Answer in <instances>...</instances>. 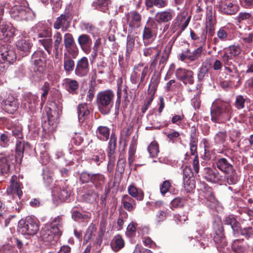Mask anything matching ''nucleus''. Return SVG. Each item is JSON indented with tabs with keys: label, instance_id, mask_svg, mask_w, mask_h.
<instances>
[{
	"label": "nucleus",
	"instance_id": "obj_55",
	"mask_svg": "<svg viewBox=\"0 0 253 253\" xmlns=\"http://www.w3.org/2000/svg\"><path fill=\"white\" fill-rule=\"evenodd\" d=\"M248 143H249V145H247L245 146L243 149L245 151H248L249 150H253V134H252L250 136L249 138L244 139L243 141L240 144V145H242V144H246Z\"/></svg>",
	"mask_w": 253,
	"mask_h": 253
},
{
	"label": "nucleus",
	"instance_id": "obj_10",
	"mask_svg": "<svg viewBox=\"0 0 253 253\" xmlns=\"http://www.w3.org/2000/svg\"><path fill=\"white\" fill-rule=\"evenodd\" d=\"M38 99V97L37 95L27 94L23 97L21 107L27 112H34Z\"/></svg>",
	"mask_w": 253,
	"mask_h": 253
},
{
	"label": "nucleus",
	"instance_id": "obj_16",
	"mask_svg": "<svg viewBox=\"0 0 253 253\" xmlns=\"http://www.w3.org/2000/svg\"><path fill=\"white\" fill-rule=\"evenodd\" d=\"M218 7L221 12L228 15L234 14L237 11L236 5L231 0H220Z\"/></svg>",
	"mask_w": 253,
	"mask_h": 253
},
{
	"label": "nucleus",
	"instance_id": "obj_25",
	"mask_svg": "<svg viewBox=\"0 0 253 253\" xmlns=\"http://www.w3.org/2000/svg\"><path fill=\"white\" fill-rule=\"evenodd\" d=\"M41 237L44 242H50L55 238L57 240L58 238L53 233L47 224L44 225L41 231Z\"/></svg>",
	"mask_w": 253,
	"mask_h": 253
},
{
	"label": "nucleus",
	"instance_id": "obj_17",
	"mask_svg": "<svg viewBox=\"0 0 253 253\" xmlns=\"http://www.w3.org/2000/svg\"><path fill=\"white\" fill-rule=\"evenodd\" d=\"M50 229L52 230L53 233L57 238L61 236L62 231L61 229L63 226V216L58 215L52 219L49 224H47Z\"/></svg>",
	"mask_w": 253,
	"mask_h": 253
},
{
	"label": "nucleus",
	"instance_id": "obj_40",
	"mask_svg": "<svg viewBox=\"0 0 253 253\" xmlns=\"http://www.w3.org/2000/svg\"><path fill=\"white\" fill-rule=\"evenodd\" d=\"M54 40V48L55 57L58 56L59 49L60 45L62 40V36L61 34L59 32H56L53 35Z\"/></svg>",
	"mask_w": 253,
	"mask_h": 253
},
{
	"label": "nucleus",
	"instance_id": "obj_33",
	"mask_svg": "<svg viewBox=\"0 0 253 253\" xmlns=\"http://www.w3.org/2000/svg\"><path fill=\"white\" fill-rule=\"evenodd\" d=\"M125 245V242L122 236L120 235L115 236L113 239L111 246L112 250L117 252L122 249Z\"/></svg>",
	"mask_w": 253,
	"mask_h": 253
},
{
	"label": "nucleus",
	"instance_id": "obj_50",
	"mask_svg": "<svg viewBox=\"0 0 253 253\" xmlns=\"http://www.w3.org/2000/svg\"><path fill=\"white\" fill-rule=\"evenodd\" d=\"M227 52L232 57L239 55L241 52V49L239 45H232L229 46L227 49Z\"/></svg>",
	"mask_w": 253,
	"mask_h": 253
},
{
	"label": "nucleus",
	"instance_id": "obj_58",
	"mask_svg": "<svg viewBox=\"0 0 253 253\" xmlns=\"http://www.w3.org/2000/svg\"><path fill=\"white\" fill-rule=\"evenodd\" d=\"M75 44L73 36L70 33H66L64 36V45L65 48L69 47Z\"/></svg>",
	"mask_w": 253,
	"mask_h": 253
},
{
	"label": "nucleus",
	"instance_id": "obj_18",
	"mask_svg": "<svg viewBox=\"0 0 253 253\" xmlns=\"http://www.w3.org/2000/svg\"><path fill=\"white\" fill-rule=\"evenodd\" d=\"M158 84V81H155L153 83L151 82L149 84L148 89L149 97L147 102L145 103L141 108V112L142 113H145L146 112L153 100L154 95L157 90Z\"/></svg>",
	"mask_w": 253,
	"mask_h": 253
},
{
	"label": "nucleus",
	"instance_id": "obj_13",
	"mask_svg": "<svg viewBox=\"0 0 253 253\" xmlns=\"http://www.w3.org/2000/svg\"><path fill=\"white\" fill-rule=\"evenodd\" d=\"M10 185L7 189V192L8 194L17 195L19 199H21L23 193L21 190L22 185L16 175H12L10 180Z\"/></svg>",
	"mask_w": 253,
	"mask_h": 253
},
{
	"label": "nucleus",
	"instance_id": "obj_52",
	"mask_svg": "<svg viewBox=\"0 0 253 253\" xmlns=\"http://www.w3.org/2000/svg\"><path fill=\"white\" fill-rule=\"evenodd\" d=\"M134 45V39L130 35L127 36L126 55H129L131 52Z\"/></svg>",
	"mask_w": 253,
	"mask_h": 253
},
{
	"label": "nucleus",
	"instance_id": "obj_3",
	"mask_svg": "<svg viewBox=\"0 0 253 253\" xmlns=\"http://www.w3.org/2000/svg\"><path fill=\"white\" fill-rule=\"evenodd\" d=\"M18 228L22 234L29 235H35L39 230L37 220L30 216L21 219L18 222Z\"/></svg>",
	"mask_w": 253,
	"mask_h": 253
},
{
	"label": "nucleus",
	"instance_id": "obj_1",
	"mask_svg": "<svg viewBox=\"0 0 253 253\" xmlns=\"http://www.w3.org/2000/svg\"><path fill=\"white\" fill-rule=\"evenodd\" d=\"M232 113L229 103L217 99L212 103L211 111V119L213 122L221 123L228 120Z\"/></svg>",
	"mask_w": 253,
	"mask_h": 253
},
{
	"label": "nucleus",
	"instance_id": "obj_24",
	"mask_svg": "<svg viewBox=\"0 0 253 253\" xmlns=\"http://www.w3.org/2000/svg\"><path fill=\"white\" fill-rule=\"evenodd\" d=\"M191 19V16H188L187 13L182 12L179 13L175 19V25L178 26L182 30H184L188 25Z\"/></svg>",
	"mask_w": 253,
	"mask_h": 253
},
{
	"label": "nucleus",
	"instance_id": "obj_8",
	"mask_svg": "<svg viewBox=\"0 0 253 253\" xmlns=\"http://www.w3.org/2000/svg\"><path fill=\"white\" fill-rule=\"evenodd\" d=\"M157 25L155 22L150 21L147 23L143 32V40L145 45L151 44L155 37Z\"/></svg>",
	"mask_w": 253,
	"mask_h": 253
},
{
	"label": "nucleus",
	"instance_id": "obj_19",
	"mask_svg": "<svg viewBox=\"0 0 253 253\" xmlns=\"http://www.w3.org/2000/svg\"><path fill=\"white\" fill-rule=\"evenodd\" d=\"M89 71L87 59L84 57L79 60L75 69V74L79 77L86 76Z\"/></svg>",
	"mask_w": 253,
	"mask_h": 253
},
{
	"label": "nucleus",
	"instance_id": "obj_34",
	"mask_svg": "<svg viewBox=\"0 0 253 253\" xmlns=\"http://www.w3.org/2000/svg\"><path fill=\"white\" fill-rule=\"evenodd\" d=\"M78 114L79 121L84 122L89 114V111L87 109L86 104H79L78 107Z\"/></svg>",
	"mask_w": 253,
	"mask_h": 253
},
{
	"label": "nucleus",
	"instance_id": "obj_11",
	"mask_svg": "<svg viewBox=\"0 0 253 253\" xmlns=\"http://www.w3.org/2000/svg\"><path fill=\"white\" fill-rule=\"evenodd\" d=\"M15 28L9 23L0 21V39L8 41L15 34Z\"/></svg>",
	"mask_w": 253,
	"mask_h": 253
},
{
	"label": "nucleus",
	"instance_id": "obj_22",
	"mask_svg": "<svg viewBox=\"0 0 253 253\" xmlns=\"http://www.w3.org/2000/svg\"><path fill=\"white\" fill-rule=\"evenodd\" d=\"M16 46L19 51L22 52V54L27 55L30 52L33 43L29 39L24 38L18 40Z\"/></svg>",
	"mask_w": 253,
	"mask_h": 253
},
{
	"label": "nucleus",
	"instance_id": "obj_54",
	"mask_svg": "<svg viewBox=\"0 0 253 253\" xmlns=\"http://www.w3.org/2000/svg\"><path fill=\"white\" fill-rule=\"evenodd\" d=\"M98 137L103 140H107L109 136V130L108 127H98Z\"/></svg>",
	"mask_w": 253,
	"mask_h": 253
},
{
	"label": "nucleus",
	"instance_id": "obj_60",
	"mask_svg": "<svg viewBox=\"0 0 253 253\" xmlns=\"http://www.w3.org/2000/svg\"><path fill=\"white\" fill-rule=\"evenodd\" d=\"M52 174L49 173L48 170L45 169H43V179L44 183L47 185H49L52 182Z\"/></svg>",
	"mask_w": 253,
	"mask_h": 253
},
{
	"label": "nucleus",
	"instance_id": "obj_5",
	"mask_svg": "<svg viewBox=\"0 0 253 253\" xmlns=\"http://www.w3.org/2000/svg\"><path fill=\"white\" fill-rule=\"evenodd\" d=\"M70 195V190L67 185H64L63 182H57L52 191L53 199L55 201L61 202L66 200Z\"/></svg>",
	"mask_w": 253,
	"mask_h": 253
},
{
	"label": "nucleus",
	"instance_id": "obj_62",
	"mask_svg": "<svg viewBox=\"0 0 253 253\" xmlns=\"http://www.w3.org/2000/svg\"><path fill=\"white\" fill-rule=\"evenodd\" d=\"M183 184L184 188L187 191L189 192L195 188V184L192 178H188L186 180L183 179Z\"/></svg>",
	"mask_w": 253,
	"mask_h": 253
},
{
	"label": "nucleus",
	"instance_id": "obj_28",
	"mask_svg": "<svg viewBox=\"0 0 253 253\" xmlns=\"http://www.w3.org/2000/svg\"><path fill=\"white\" fill-rule=\"evenodd\" d=\"M213 240L215 243L217 245V248H222L226 246L227 243L223 233V229L222 227H219L215 232L213 237Z\"/></svg>",
	"mask_w": 253,
	"mask_h": 253
},
{
	"label": "nucleus",
	"instance_id": "obj_20",
	"mask_svg": "<svg viewBox=\"0 0 253 253\" xmlns=\"http://www.w3.org/2000/svg\"><path fill=\"white\" fill-rule=\"evenodd\" d=\"M204 176L208 181L213 183L219 182L221 180V176L216 169L210 168H205L204 169Z\"/></svg>",
	"mask_w": 253,
	"mask_h": 253
},
{
	"label": "nucleus",
	"instance_id": "obj_36",
	"mask_svg": "<svg viewBox=\"0 0 253 253\" xmlns=\"http://www.w3.org/2000/svg\"><path fill=\"white\" fill-rule=\"evenodd\" d=\"M239 38L242 44L248 47L253 42V33H250L248 34L240 33Z\"/></svg>",
	"mask_w": 253,
	"mask_h": 253
},
{
	"label": "nucleus",
	"instance_id": "obj_53",
	"mask_svg": "<svg viewBox=\"0 0 253 253\" xmlns=\"http://www.w3.org/2000/svg\"><path fill=\"white\" fill-rule=\"evenodd\" d=\"M197 139L195 137V135H192L191 136V140L190 141V148L191 155L196 156L197 155Z\"/></svg>",
	"mask_w": 253,
	"mask_h": 253
},
{
	"label": "nucleus",
	"instance_id": "obj_21",
	"mask_svg": "<svg viewBox=\"0 0 253 253\" xmlns=\"http://www.w3.org/2000/svg\"><path fill=\"white\" fill-rule=\"evenodd\" d=\"M70 24V19L69 16L61 14L56 18L54 23L53 27L57 30L61 28L62 31H65L69 27Z\"/></svg>",
	"mask_w": 253,
	"mask_h": 253
},
{
	"label": "nucleus",
	"instance_id": "obj_45",
	"mask_svg": "<svg viewBox=\"0 0 253 253\" xmlns=\"http://www.w3.org/2000/svg\"><path fill=\"white\" fill-rule=\"evenodd\" d=\"M239 22H245L248 24H252L253 22V16L248 12H240L238 15Z\"/></svg>",
	"mask_w": 253,
	"mask_h": 253
},
{
	"label": "nucleus",
	"instance_id": "obj_9",
	"mask_svg": "<svg viewBox=\"0 0 253 253\" xmlns=\"http://www.w3.org/2000/svg\"><path fill=\"white\" fill-rule=\"evenodd\" d=\"M201 190L202 191L201 195L206 200V204L210 208H214L217 205L218 201L213 195L212 188L207 184L203 183Z\"/></svg>",
	"mask_w": 253,
	"mask_h": 253
},
{
	"label": "nucleus",
	"instance_id": "obj_63",
	"mask_svg": "<svg viewBox=\"0 0 253 253\" xmlns=\"http://www.w3.org/2000/svg\"><path fill=\"white\" fill-rule=\"evenodd\" d=\"M0 253H17L15 248L9 244L3 246L0 249Z\"/></svg>",
	"mask_w": 253,
	"mask_h": 253
},
{
	"label": "nucleus",
	"instance_id": "obj_35",
	"mask_svg": "<svg viewBox=\"0 0 253 253\" xmlns=\"http://www.w3.org/2000/svg\"><path fill=\"white\" fill-rule=\"evenodd\" d=\"M128 193L132 197L135 198L137 200L142 201L144 198L143 192L138 191V189L133 185H129L128 187Z\"/></svg>",
	"mask_w": 253,
	"mask_h": 253
},
{
	"label": "nucleus",
	"instance_id": "obj_27",
	"mask_svg": "<svg viewBox=\"0 0 253 253\" xmlns=\"http://www.w3.org/2000/svg\"><path fill=\"white\" fill-rule=\"evenodd\" d=\"M172 45L171 43H169L165 47L163 50V52L161 58L159 61L158 68L161 70L163 69L168 61L170 51L171 49Z\"/></svg>",
	"mask_w": 253,
	"mask_h": 253
},
{
	"label": "nucleus",
	"instance_id": "obj_59",
	"mask_svg": "<svg viewBox=\"0 0 253 253\" xmlns=\"http://www.w3.org/2000/svg\"><path fill=\"white\" fill-rule=\"evenodd\" d=\"M42 92L41 95V104L42 103H44L45 100L46 99V96L48 93L49 90L50 89V84L47 82H45L42 87L41 88Z\"/></svg>",
	"mask_w": 253,
	"mask_h": 253
},
{
	"label": "nucleus",
	"instance_id": "obj_57",
	"mask_svg": "<svg viewBox=\"0 0 253 253\" xmlns=\"http://www.w3.org/2000/svg\"><path fill=\"white\" fill-rule=\"evenodd\" d=\"M90 82L91 85L88 91V93L86 97V100L89 101H92L94 96L95 89L94 85L95 84V80L94 79L93 75L92 76Z\"/></svg>",
	"mask_w": 253,
	"mask_h": 253
},
{
	"label": "nucleus",
	"instance_id": "obj_4",
	"mask_svg": "<svg viewBox=\"0 0 253 253\" xmlns=\"http://www.w3.org/2000/svg\"><path fill=\"white\" fill-rule=\"evenodd\" d=\"M114 97L113 91L106 90L99 92L97 94L98 109L103 114H106L110 111V106Z\"/></svg>",
	"mask_w": 253,
	"mask_h": 253
},
{
	"label": "nucleus",
	"instance_id": "obj_31",
	"mask_svg": "<svg viewBox=\"0 0 253 253\" xmlns=\"http://www.w3.org/2000/svg\"><path fill=\"white\" fill-rule=\"evenodd\" d=\"M121 203L124 209L128 211H132L136 207L135 201L129 195H124L122 197Z\"/></svg>",
	"mask_w": 253,
	"mask_h": 253
},
{
	"label": "nucleus",
	"instance_id": "obj_44",
	"mask_svg": "<svg viewBox=\"0 0 253 253\" xmlns=\"http://www.w3.org/2000/svg\"><path fill=\"white\" fill-rule=\"evenodd\" d=\"M75 64L74 61L70 57L67 56L66 54H64V68L67 73H70L74 69Z\"/></svg>",
	"mask_w": 253,
	"mask_h": 253
},
{
	"label": "nucleus",
	"instance_id": "obj_7",
	"mask_svg": "<svg viewBox=\"0 0 253 253\" xmlns=\"http://www.w3.org/2000/svg\"><path fill=\"white\" fill-rule=\"evenodd\" d=\"M148 72V68L142 63H139L135 66L133 71L130 76V81L133 84L139 82L140 84L143 81Z\"/></svg>",
	"mask_w": 253,
	"mask_h": 253
},
{
	"label": "nucleus",
	"instance_id": "obj_38",
	"mask_svg": "<svg viewBox=\"0 0 253 253\" xmlns=\"http://www.w3.org/2000/svg\"><path fill=\"white\" fill-rule=\"evenodd\" d=\"M72 218L75 220H81L83 221H88V219L91 217V213H86L82 214L80 212L72 209L71 211Z\"/></svg>",
	"mask_w": 253,
	"mask_h": 253
},
{
	"label": "nucleus",
	"instance_id": "obj_46",
	"mask_svg": "<svg viewBox=\"0 0 253 253\" xmlns=\"http://www.w3.org/2000/svg\"><path fill=\"white\" fill-rule=\"evenodd\" d=\"M136 142L135 141H132L128 150V163L131 164L133 163L135 159V154L136 149Z\"/></svg>",
	"mask_w": 253,
	"mask_h": 253
},
{
	"label": "nucleus",
	"instance_id": "obj_47",
	"mask_svg": "<svg viewBox=\"0 0 253 253\" xmlns=\"http://www.w3.org/2000/svg\"><path fill=\"white\" fill-rule=\"evenodd\" d=\"M110 3V0H96V9L105 12L107 10Z\"/></svg>",
	"mask_w": 253,
	"mask_h": 253
},
{
	"label": "nucleus",
	"instance_id": "obj_61",
	"mask_svg": "<svg viewBox=\"0 0 253 253\" xmlns=\"http://www.w3.org/2000/svg\"><path fill=\"white\" fill-rule=\"evenodd\" d=\"M83 201L88 203H93L95 201L94 193L93 191H89L83 196Z\"/></svg>",
	"mask_w": 253,
	"mask_h": 253
},
{
	"label": "nucleus",
	"instance_id": "obj_12",
	"mask_svg": "<svg viewBox=\"0 0 253 253\" xmlns=\"http://www.w3.org/2000/svg\"><path fill=\"white\" fill-rule=\"evenodd\" d=\"M175 76L178 80L182 81L184 84H192L194 83V73L191 70L178 68L176 71Z\"/></svg>",
	"mask_w": 253,
	"mask_h": 253
},
{
	"label": "nucleus",
	"instance_id": "obj_14",
	"mask_svg": "<svg viewBox=\"0 0 253 253\" xmlns=\"http://www.w3.org/2000/svg\"><path fill=\"white\" fill-rule=\"evenodd\" d=\"M15 156L0 155V170L1 173H6L10 171V167L14 164Z\"/></svg>",
	"mask_w": 253,
	"mask_h": 253
},
{
	"label": "nucleus",
	"instance_id": "obj_48",
	"mask_svg": "<svg viewBox=\"0 0 253 253\" xmlns=\"http://www.w3.org/2000/svg\"><path fill=\"white\" fill-rule=\"evenodd\" d=\"M185 203V201L184 198L177 197L171 201L170 208L172 210L174 209L182 208L184 206Z\"/></svg>",
	"mask_w": 253,
	"mask_h": 253
},
{
	"label": "nucleus",
	"instance_id": "obj_49",
	"mask_svg": "<svg viewBox=\"0 0 253 253\" xmlns=\"http://www.w3.org/2000/svg\"><path fill=\"white\" fill-rule=\"evenodd\" d=\"M116 141L117 138L114 133H112L110 137V139L108 144V153L110 155L114 154L115 149L116 148Z\"/></svg>",
	"mask_w": 253,
	"mask_h": 253
},
{
	"label": "nucleus",
	"instance_id": "obj_43",
	"mask_svg": "<svg viewBox=\"0 0 253 253\" xmlns=\"http://www.w3.org/2000/svg\"><path fill=\"white\" fill-rule=\"evenodd\" d=\"M39 43L43 46L48 54L51 53L53 42L51 37L39 39Z\"/></svg>",
	"mask_w": 253,
	"mask_h": 253
},
{
	"label": "nucleus",
	"instance_id": "obj_37",
	"mask_svg": "<svg viewBox=\"0 0 253 253\" xmlns=\"http://www.w3.org/2000/svg\"><path fill=\"white\" fill-rule=\"evenodd\" d=\"M243 239L235 240L232 244V249L235 253H246V249L242 245Z\"/></svg>",
	"mask_w": 253,
	"mask_h": 253
},
{
	"label": "nucleus",
	"instance_id": "obj_39",
	"mask_svg": "<svg viewBox=\"0 0 253 253\" xmlns=\"http://www.w3.org/2000/svg\"><path fill=\"white\" fill-rule=\"evenodd\" d=\"M64 84L67 90L70 93H74L79 87L78 83L70 79H67L65 80Z\"/></svg>",
	"mask_w": 253,
	"mask_h": 253
},
{
	"label": "nucleus",
	"instance_id": "obj_26",
	"mask_svg": "<svg viewBox=\"0 0 253 253\" xmlns=\"http://www.w3.org/2000/svg\"><path fill=\"white\" fill-rule=\"evenodd\" d=\"M126 18L129 26L132 28L138 27L141 19L140 14L135 11L129 12L127 14Z\"/></svg>",
	"mask_w": 253,
	"mask_h": 253
},
{
	"label": "nucleus",
	"instance_id": "obj_6",
	"mask_svg": "<svg viewBox=\"0 0 253 253\" xmlns=\"http://www.w3.org/2000/svg\"><path fill=\"white\" fill-rule=\"evenodd\" d=\"M47 122L44 120V123L42 124V126H53L57 122L62 113L61 107L57 106L55 104L52 108H46Z\"/></svg>",
	"mask_w": 253,
	"mask_h": 253
},
{
	"label": "nucleus",
	"instance_id": "obj_30",
	"mask_svg": "<svg viewBox=\"0 0 253 253\" xmlns=\"http://www.w3.org/2000/svg\"><path fill=\"white\" fill-rule=\"evenodd\" d=\"M217 168L224 173H231L233 170L232 165L225 158L219 159L216 162Z\"/></svg>",
	"mask_w": 253,
	"mask_h": 253
},
{
	"label": "nucleus",
	"instance_id": "obj_2",
	"mask_svg": "<svg viewBox=\"0 0 253 253\" xmlns=\"http://www.w3.org/2000/svg\"><path fill=\"white\" fill-rule=\"evenodd\" d=\"M25 4L17 1L10 9V17L17 21L33 20L35 17L34 12Z\"/></svg>",
	"mask_w": 253,
	"mask_h": 253
},
{
	"label": "nucleus",
	"instance_id": "obj_51",
	"mask_svg": "<svg viewBox=\"0 0 253 253\" xmlns=\"http://www.w3.org/2000/svg\"><path fill=\"white\" fill-rule=\"evenodd\" d=\"M147 149L151 157H155L157 156L159 153V147L158 143L156 142H152L151 143Z\"/></svg>",
	"mask_w": 253,
	"mask_h": 253
},
{
	"label": "nucleus",
	"instance_id": "obj_29",
	"mask_svg": "<svg viewBox=\"0 0 253 253\" xmlns=\"http://www.w3.org/2000/svg\"><path fill=\"white\" fill-rule=\"evenodd\" d=\"M78 41L79 44L85 53H88L90 52L92 41L88 35H81L79 37Z\"/></svg>",
	"mask_w": 253,
	"mask_h": 253
},
{
	"label": "nucleus",
	"instance_id": "obj_32",
	"mask_svg": "<svg viewBox=\"0 0 253 253\" xmlns=\"http://www.w3.org/2000/svg\"><path fill=\"white\" fill-rule=\"evenodd\" d=\"M0 55L4 62H7L10 64L13 63L16 59V54L13 49H9L4 51L2 50Z\"/></svg>",
	"mask_w": 253,
	"mask_h": 253
},
{
	"label": "nucleus",
	"instance_id": "obj_41",
	"mask_svg": "<svg viewBox=\"0 0 253 253\" xmlns=\"http://www.w3.org/2000/svg\"><path fill=\"white\" fill-rule=\"evenodd\" d=\"M224 221L225 224L231 226L234 234H235V231L238 227V222L234 215H229L225 217Z\"/></svg>",
	"mask_w": 253,
	"mask_h": 253
},
{
	"label": "nucleus",
	"instance_id": "obj_15",
	"mask_svg": "<svg viewBox=\"0 0 253 253\" xmlns=\"http://www.w3.org/2000/svg\"><path fill=\"white\" fill-rule=\"evenodd\" d=\"M1 107L5 112L9 114H13L17 110L19 103L16 98L11 96L2 101Z\"/></svg>",
	"mask_w": 253,
	"mask_h": 253
},
{
	"label": "nucleus",
	"instance_id": "obj_23",
	"mask_svg": "<svg viewBox=\"0 0 253 253\" xmlns=\"http://www.w3.org/2000/svg\"><path fill=\"white\" fill-rule=\"evenodd\" d=\"M173 14L171 9L159 11L156 13L155 19L159 23H167L172 19Z\"/></svg>",
	"mask_w": 253,
	"mask_h": 253
},
{
	"label": "nucleus",
	"instance_id": "obj_64",
	"mask_svg": "<svg viewBox=\"0 0 253 253\" xmlns=\"http://www.w3.org/2000/svg\"><path fill=\"white\" fill-rule=\"evenodd\" d=\"M233 57L226 51L221 56V59L225 66L232 65L231 60Z\"/></svg>",
	"mask_w": 253,
	"mask_h": 253
},
{
	"label": "nucleus",
	"instance_id": "obj_56",
	"mask_svg": "<svg viewBox=\"0 0 253 253\" xmlns=\"http://www.w3.org/2000/svg\"><path fill=\"white\" fill-rule=\"evenodd\" d=\"M225 173L227 174L226 179L228 184L232 185L236 183L238 181V178L234 169L231 173Z\"/></svg>",
	"mask_w": 253,
	"mask_h": 253
},
{
	"label": "nucleus",
	"instance_id": "obj_42",
	"mask_svg": "<svg viewBox=\"0 0 253 253\" xmlns=\"http://www.w3.org/2000/svg\"><path fill=\"white\" fill-rule=\"evenodd\" d=\"M32 62L37 66H42L44 62L42 53L40 51L35 52L32 56Z\"/></svg>",
	"mask_w": 253,
	"mask_h": 253
}]
</instances>
